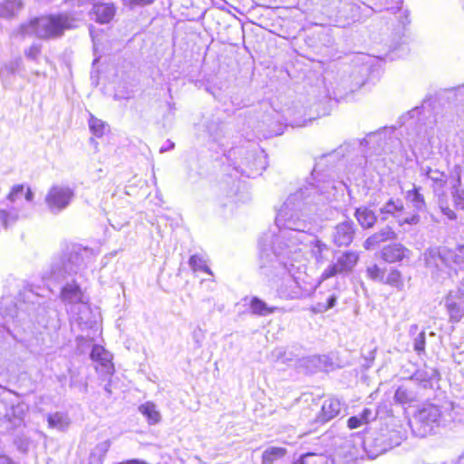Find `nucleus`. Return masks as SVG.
<instances>
[{"label": "nucleus", "mask_w": 464, "mask_h": 464, "mask_svg": "<svg viewBox=\"0 0 464 464\" xmlns=\"http://www.w3.org/2000/svg\"><path fill=\"white\" fill-rule=\"evenodd\" d=\"M396 238L397 234L395 231L392 227H387L368 237L363 243V247L365 250H372L381 243L395 240Z\"/></svg>", "instance_id": "obj_9"}, {"label": "nucleus", "mask_w": 464, "mask_h": 464, "mask_svg": "<svg viewBox=\"0 0 464 464\" xmlns=\"http://www.w3.org/2000/svg\"><path fill=\"white\" fill-rule=\"evenodd\" d=\"M342 274L337 266L334 264L330 265L321 275V281L327 280L334 276Z\"/></svg>", "instance_id": "obj_25"}, {"label": "nucleus", "mask_w": 464, "mask_h": 464, "mask_svg": "<svg viewBox=\"0 0 464 464\" xmlns=\"http://www.w3.org/2000/svg\"><path fill=\"white\" fill-rule=\"evenodd\" d=\"M406 198L410 200L414 208V211L418 214V211L425 208V200L423 196L420 193V188H413L407 191Z\"/></svg>", "instance_id": "obj_19"}, {"label": "nucleus", "mask_w": 464, "mask_h": 464, "mask_svg": "<svg viewBox=\"0 0 464 464\" xmlns=\"http://www.w3.org/2000/svg\"><path fill=\"white\" fill-rule=\"evenodd\" d=\"M372 412L371 409L365 408L362 410V411L360 414V418L364 422V424L370 423V421L373 419L372 418Z\"/></svg>", "instance_id": "obj_30"}, {"label": "nucleus", "mask_w": 464, "mask_h": 464, "mask_svg": "<svg viewBox=\"0 0 464 464\" xmlns=\"http://www.w3.org/2000/svg\"><path fill=\"white\" fill-rule=\"evenodd\" d=\"M72 197V192L69 188L53 187L46 196V202L52 209H62L69 204Z\"/></svg>", "instance_id": "obj_7"}, {"label": "nucleus", "mask_w": 464, "mask_h": 464, "mask_svg": "<svg viewBox=\"0 0 464 464\" xmlns=\"http://www.w3.org/2000/svg\"><path fill=\"white\" fill-rule=\"evenodd\" d=\"M364 425V422L359 416H352L347 420V427L350 430H355Z\"/></svg>", "instance_id": "obj_28"}, {"label": "nucleus", "mask_w": 464, "mask_h": 464, "mask_svg": "<svg viewBox=\"0 0 464 464\" xmlns=\"http://www.w3.org/2000/svg\"><path fill=\"white\" fill-rule=\"evenodd\" d=\"M24 191V186L23 185H16L14 187L12 188V189L10 190L7 198L10 199V200H14L17 194L19 193H22Z\"/></svg>", "instance_id": "obj_31"}, {"label": "nucleus", "mask_w": 464, "mask_h": 464, "mask_svg": "<svg viewBox=\"0 0 464 464\" xmlns=\"http://www.w3.org/2000/svg\"><path fill=\"white\" fill-rule=\"evenodd\" d=\"M42 52V47L39 44H32L25 52L24 54L28 59L36 60Z\"/></svg>", "instance_id": "obj_26"}, {"label": "nucleus", "mask_w": 464, "mask_h": 464, "mask_svg": "<svg viewBox=\"0 0 464 464\" xmlns=\"http://www.w3.org/2000/svg\"><path fill=\"white\" fill-rule=\"evenodd\" d=\"M354 217L359 225L364 229L373 227L377 222L375 212L366 206L357 208L354 211Z\"/></svg>", "instance_id": "obj_10"}, {"label": "nucleus", "mask_w": 464, "mask_h": 464, "mask_svg": "<svg viewBox=\"0 0 464 464\" xmlns=\"http://www.w3.org/2000/svg\"><path fill=\"white\" fill-rule=\"evenodd\" d=\"M120 464H146L144 461L138 460V459H130L124 462H121Z\"/></svg>", "instance_id": "obj_34"}, {"label": "nucleus", "mask_w": 464, "mask_h": 464, "mask_svg": "<svg viewBox=\"0 0 464 464\" xmlns=\"http://www.w3.org/2000/svg\"><path fill=\"white\" fill-rule=\"evenodd\" d=\"M25 198L27 200H32V198H33V193L29 188L26 191Z\"/></svg>", "instance_id": "obj_37"}, {"label": "nucleus", "mask_w": 464, "mask_h": 464, "mask_svg": "<svg viewBox=\"0 0 464 464\" xmlns=\"http://www.w3.org/2000/svg\"><path fill=\"white\" fill-rule=\"evenodd\" d=\"M446 307H447V311H448L450 322L459 323L462 319V317L464 315V310L458 303H456V302L448 303Z\"/></svg>", "instance_id": "obj_21"}, {"label": "nucleus", "mask_w": 464, "mask_h": 464, "mask_svg": "<svg viewBox=\"0 0 464 464\" xmlns=\"http://www.w3.org/2000/svg\"><path fill=\"white\" fill-rule=\"evenodd\" d=\"M91 359L95 362L94 369L103 381H111L115 369L111 354L101 345H94Z\"/></svg>", "instance_id": "obj_3"}, {"label": "nucleus", "mask_w": 464, "mask_h": 464, "mask_svg": "<svg viewBox=\"0 0 464 464\" xmlns=\"http://www.w3.org/2000/svg\"><path fill=\"white\" fill-rule=\"evenodd\" d=\"M411 250L401 243H392L382 248L380 251V258L389 264L401 263L408 258Z\"/></svg>", "instance_id": "obj_5"}, {"label": "nucleus", "mask_w": 464, "mask_h": 464, "mask_svg": "<svg viewBox=\"0 0 464 464\" xmlns=\"http://www.w3.org/2000/svg\"><path fill=\"white\" fill-rule=\"evenodd\" d=\"M381 214L393 217L399 226L416 225L420 221V217L416 212H411L404 207L403 202L399 198L389 199L385 206L381 209Z\"/></svg>", "instance_id": "obj_2"}, {"label": "nucleus", "mask_w": 464, "mask_h": 464, "mask_svg": "<svg viewBox=\"0 0 464 464\" xmlns=\"http://www.w3.org/2000/svg\"><path fill=\"white\" fill-rule=\"evenodd\" d=\"M188 264H189L190 267L196 272L203 271L209 275L211 274V271L209 270L208 266L206 265L205 260L203 259L202 256H200L198 255L191 256L188 260Z\"/></svg>", "instance_id": "obj_22"}, {"label": "nucleus", "mask_w": 464, "mask_h": 464, "mask_svg": "<svg viewBox=\"0 0 464 464\" xmlns=\"http://www.w3.org/2000/svg\"><path fill=\"white\" fill-rule=\"evenodd\" d=\"M341 411V403L335 398H328L324 401L320 411L316 415V421L325 423L337 417Z\"/></svg>", "instance_id": "obj_8"}, {"label": "nucleus", "mask_w": 464, "mask_h": 464, "mask_svg": "<svg viewBox=\"0 0 464 464\" xmlns=\"http://www.w3.org/2000/svg\"><path fill=\"white\" fill-rule=\"evenodd\" d=\"M314 455V453H305V454H303L300 459H299V463L300 464H304V458L307 457V456H312Z\"/></svg>", "instance_id": "obj_36"}, {"label": "nucleus", "mask_w": 464, "mask_h": 464, "mask_svg": "<svg viewBox=\"0 0 464 464\" xmlns=\"http://www.w3.org/2000/svg\"><path fill=\"white\" fill-rule=\"evenodd\" d=\"M0 216L4 218L5 223L6 224V223H7V218H8V217H9V214L7 213V211H5V210H1V211H0Z\"/></svg>", "instance_id": "obj_35"}, {"label": "nucleus", "mask_w": 464, "mask_h": 464, "mask_svg": "<svg viewBox=\"0 0 464 464\" xmlns=\"http://www.w3.org/2000/svg\"><path fill=\"white\" fill-rule=\"evenodd\" d=\"M287 453L285 448L283 447H270L265 450L261 455L262 464H274L279 459H283Z\"/></svg>", "instance_id": "obj_16"}, {"label": "nucleus", "mask_w": 464, "mask_h": 464, "mask_svg": "<svg viewBox=\"0 0 464 464\" xmlns=\"http://www.w3.org/2000/svg\"><path fill=\"white\" fill-rule=\"evenodd\" d=\"M41 26L42 37L44 39L59 37L70 28L68 18L62 14L47 16Z\"/></svg>", "instance_id": "obj_4"}, {"label": "nucleus", "mask_w": 464, "mask_h": 464, "mask_svg": "<svg viewBox=\"0 0 464 464\" xmlns=\"http://www.w3.org/2000/svg\"><path fill=\"white\" fill-rule=\"evenodd\" d=\"M335 303H336V297L334 295H332L327 299L326 304L323 308H319L318 310H316V312L326 311V310L334 307L335 305ZM314 311L315 312V310H314Z\"/></svg>", "instance_id": "obj_32"}, {"label": "nucleus", "mask_w": 464, "mask_h": 464, "mask_svg": "<svg viewBox=\"0 0 464 464\" xmlns=\"http://www.w3.org/2000/svg\"><path fill=\"white\" fill-rule=\"evenodd\" d=\"M394 401L399 404H406L411 401V392L403 387H399L394 393Z\"/></svg>", "instance_id": "obj_23"}, {"label": "nucleus", "mask_w": 464, "mask_h": 464, "mask_svg": "<svg viewBox=\"0 0 464 464\" xmlns=\"http://www.w3.org/2000/svg\"><path fill=\"white\" fill-rule=\"evenodd\" d=\"M121 1L125 5H127L129 7L150 5L154 2V0H121Z\"/></svg>", "instance_id": "obj_29"}, {"label": "nucleus", "mask_w": 464, "mask_h": 464, "mask_svg": "<svg viewBox=\"0 0 464 464\" xmlns=\"http://www.w3.org/2000/svg\"><path fill=\"white\" fill-rule=\"evenodd\" d=\"M89 128L92 133L97 138H102L109 130L108 124L91 114L88 121Z\"/></svg>", "instance_id": "obj_18"}, {"label": "nucleus", "mask_w": 464, "mask_h": 464, "mask_svg": "<svg viewBox=\"0 0 464 464\" xmlns=\"http://www.w3.org/2000/svg\"><path fill=\"white\" fill-rule=\"evenodd\" d=\"M139 411L146 418L150 425H155L160 421V413L156 404L152 401H146L139 406Z\"/></svg>", "instance_id": "obj_15"}, {"label": "nucleus", "mask_w": 464, "mask_h": 464, "mask_svg": "<svg viewBox=\"0 0 464 464\" xmlns=\"http://www.w3.org/2000/svg\"><path fill=\"white\" fill-rule=\"evenodd\" d=\"M0 464H16V463L6 455H0Z\"/></svg>", "instance_id": "obj_33"}, {"label": "nucleus", "mask_w": 464, "mask_h": 464, "mask_svg": "<svg viewBox=\"0 0 464 464\" xmlns=\"http://www.w3.org/2000/svg\"><path fill=\"white\" fill-rule=\"evenodd\" d=\"M47 421L50 428L57 429H64L70 423L67 417L59 412L48 415Z\"/></svg>", "instance_id": "obj_20"}, {"label": "nucleus", "mask_w": 464, "mask_h": 464, "mask_svg": "<svg viewBox=\"0 0 464 464\" xmlns=\"http://www.w3.org/2000/svg\"><path fill=\"white\" fill-rule=\"evenodd\" d=\"M312 250L315 256H322L323 252L327 249V246L320 239H315L311 243Z\"/></svg>", "instance_id": "obj_27"}, {"label": "nucleus", "mask_w": 464, "mask_h": 464, "mask_svg": "<svg viewBox=\"0 0 464 464\" xmlns=\"http://www.w3.org/2000/svg\"><path fill=\"white\" fill-rule=\"evenodd\" d=\"M358 261L359 256L357 253L353 251H345L336 260L335 265L337 266L339 271L343 274L351 272Z\"/></svg>", "instance_id": "obj_14"}, {"label": "nucleus", "mask_w": 464, "mask_h": 464, "mask_svg": "<svg viewBox=\"0 0 464 464\" xmlns=\"http://www.w3.org/2000/svg\"><path fill=\"white\" fill-rule=\"evenodd\" d=\"M60 298L68 304H79L82 303V292L78 284H67L60 292Z\"/></svg>", "instance_id": "obj_11"}, {"label": "nucleus", "mask_w": 464, "mask_h": 464, "mask_svg": "<svg viewBox=\"0 0 464 464\" xmlns=\"http://www.w3.org/2000/svg\"><path fill=\"white\" fill-rule=\"evenodd\" d=\"M426 344V334L424 331H421L414 341V350L418 353H423L425 351Z\"/></svg>", "instance_id": "obj_24"}, {"label": "nucleus", "mask_w": 464, "mask_h": 464, "mask_svg": "<svg viewBox=\"0 0 464 464\" xmlns=\"http://www.w3.org/2000/svg\"><path fill=\"white\" fill-rule=\"evenodd\" d=\"M249 306L251 313L259 316H265L273 314L277 310L276 307L268 306L266 302L256 296L251 298Z\"/></svg>", "instance_id": "obj_17"}, {"label": "nucleus", "mask_w": 464, "mask_h": 464, "mask_svg": "<svg viewBox=\"0 0 464 464\" xmlns=\"http://www.w3.org/2000/svg\"><path fill=\"white\" fill-rule=\"evenodd\" d=\"M366 276L372 282L382 283L398 291H403L405 285V278L397 268L387 269L378 264H372L366 267Z\"/></svg>", "instance_id": "obj_1"}, {"label": "nucleus", "mask_w": 464, "mask_h": 464, "mask_svg": "<svg viewBox=\"0 0 464 464\" xmlns=\"http://www.w3.org/2000/svg\"><path fill=\"white\" fill-rule=\"evenodd\" d=\"M444 262L449 266H464V245L457 246L452 249H446L441 254Z\"/></svg>", "instance_id": "obj_13"}, {"label": "nucleus", "mask_w": 464, "mask_h": 464, "mask_svg": "<svg viewBox=\"0 0 464 464\" xmlns=\"http://www.w3.org/2000/svg\"><path fill=\"white\" fill-rule=\"evenodd\" d=\"M92 12L96 22L99 24H108L115 15V8L111 4H96L93 5Z\"/></svg>", "instance_id": "obj_12"}, {"label": "nucleus", "mask_w": 464, "mask_h": 464, "mask_svg": "<svg viewBox=\"0 0 464 464\" xmlns=\"http://www.w3.org/2000/svg\"><path fill=\"white\" fill-rule=\"evenodd\" d=\"M355 234V227L353 221H343L337 224L334 227L333 241L338 246H349Z\"/></svg>", "instance_id": "obj_6"}]
</instances>
